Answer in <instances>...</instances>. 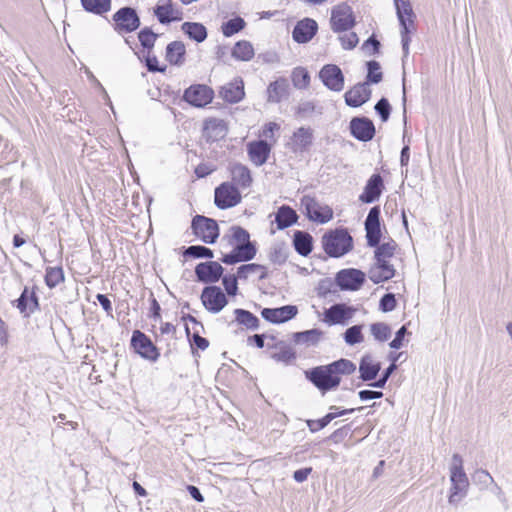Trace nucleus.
Listing matches in <instances>:
<instances>
[{"label":"nucleus","mask_w":512,"mask_h":512,"mask_svg":"<svg viewBox=\"0 0 512 512\" xmlns=\"http://www.w3.org/2000/svg\"><path fill=\"white\" fill-rule=\"evenodd\" d=\"M356 365L348 359H340L328 365H322L306 372L309 379L322 393L339 386L341 375H350Z\"/></svg>","instance_id":"1"},{"label":"nucleus","mask_w":512,"mask_h":512,"mask_svg":"<svg viewBox=\"0 0 512 512\" xmlns=\"http://www.w3.org/2000/svg\"><path fill=\"white\" fill-rule=\"evenodd\" d=\"M223 239H227L228 244L233 248L231 252L223 255L221 260L225 264L249 261L256 255V248L250 242L249 233L240 226L231 227L229 234Z\"/></svg>","instance_id":"2"},{"label":"nucleus","mask_w":512,"mask_h":512,"mask_svg":"<svg viewBox=\"0 0 512 512\" xmlns=\"http://www.w3.org/2000/svg\"><path fill=\"white\" fill-rule=\"evenodd\" d=\"M449 472L451 482L449 503L456 504L466 496L469 488V480L463 469L462 457L459 454L452 456Z\"/></svg>","instance_id":"3"},{"label":"nucleus","mask_w":512,"mask_h":512,"mask_svg":"<svg viewBox=\"0 0 512 512\" xmlns=\"http://www.w3.org/2000/svg\"><path fill=\"white\" fill-rule=\"evenodd\" d=\"M325 252L332 257H341L352 249V237L345 229H335L322 238Z\"/></svg>","instance_id":"4"},{"label":"nucleus","mask_w":512,"mask_h":512,"mask_svg":"<svg viewBox=\"0 0 512 512\" xmlns=\"http://www.w3.org/2000/svg\"><path fill=\"white\" fill-rule=\"evenodd\" d=\"M301 206L304 208L308 219L313 222L325 224L333 218L332 208L310 195L301 198Z\"/></svg>","instance_id":"5"},{"label":"nucleus","mask_w":512,"mask_h":512,"mask_svg":"<svg viewBox=\"0 0 512 512\" xmlns=\"http://www.w3.org/2000/svg\"><path fill=\"white\" fill-rule=\"evenodd\" d=\"M394 3L396 6V11H397V16H398L399 22L402 26V31H401L402 47H403L404 54L406 56L409 52V42H410L408 33L413 28L415 15L413 13V10H412L409 0H394Z\"/></svg>","instance_id":"6"},{"label":"nucleus","mask_w":512,"mask_h":512,"mask_svg":"<svg viewBox=\"0 0 512 512\" xmlns=\"http://www.w3.org/2000/svg\"><path fill=\"white\" fill-rule=\"evenodd\" d=\"M114 30L118 34H127L137 30L141 24L137 11L132 7H122L112 16Z\"/></svg>","instance_id":"7"},{"label":"nucleus","mask_w":512,"mask_h":512,"mask_svg":"<svg viewBox=\"0 0 512 512\" xmlns=\"http://www.w3.org/2000/svg\"><path fill=\"white\" fill-rule=\"evenodd\" d=\"M242 196L239 189L230 182L220 184L214 193V202L220 209H227L238 205Z\"/></svg>","instance_id":"8"},{"label":"nucleus","mask_w":512,"mask_h":512,"mask_svg":"<svg viewBox=\"0 0 512 512\" xmlns=\"http://www.w3.org/2000/svg\"><path fill=\"white\" fill-rule=\"evenodd\" d=\"M194 234L205 243H214L219 236L218 225L215 220L204 216H196L192 221Z\"/></svg>","instance_id":"9"},{"label":"nucleus","mask_w":512,"mask_h":512,"mask_svg":"<svg viewBox=\"0 0 512 512\" xmlns=\"http://www.w3.org/2000/svg\"><path fill=\"white\" fill-rule=\"evenodd\" d=\"M153 14L163 25L183 19L182 10L172 0H158L153 8Z\"/></svg>","instance_id":"10"},{"label":"nucleus","mask_w":512,"mask_h":512,"mask_svg":"<svg viewBox=\"0 0 512 512\" xmlns=\"http://www.w3.org/2000/svg\"><path fill=\"white\" fill-rule=\"evenodd\" d=\"M201 301L206 310L219 313L228 303L226 295L217 286L205 287L201 293Z\"/></svg>","instance_id":"11"},{"label":"nucleus","mask_w":512,"mask_h":512,"mask_svg":"<svg viewBox=\"0 0 512 512\" xmlns=\"http://www.w3.org/2000/svg\"><path fill=\"white\" fill-rule=\"evenodd\" d=\"M356 309L344 303L334 304L324 311L323 321L329 326L346 325L354 316Z\"/></svg>","instance_id":"12"},{"label":"nucleus","mask_w":512,"mask_h":512,"mask_svg":"<svg viewBox=\"0 0 512 512\" xmlns=\"http://www.w3.org/2000/svg\"><path fill=\"white\" fill-rule=\"evenodd\" d=\"M330 22L335 32L347 31L352 28L355 20L351 7L345 3L337 5L332 10Z\"/></svg>","instance_id":"13"},{"label":"nucleus","mask_w":512,"mask_h":512,"mask_svg":"<svg viewBox=\"0 0 512 512\" xmlns=\"http://www.w3.org/2000/svg\"><path fill=\"white\" fill-rule=\"evenodd\" d=\"M131 345L134 350L145 359L156 361L159 357L157 348L151 340L139 330L133 332Z\"/></svg>","instance_id":"14"},{"label":"nucleus","mask_w":512,"mask_h":512,"mask_svg":"<svg viewBox=\"0 0 512 512\" xmlns=\"http://www.w3.org/2000/svg\"><path fill=\"white\" fill-rule=\"evenodd\" d=\"M214 92L206 85H193L184 93V99L195 107H204L213 100Z\"/></svg>","instance_id":"15"},{"label":"nucleus","mask_w":512,"mask_h":512,"mask_svg":"<svg viewBox=\"0 0 512 512\" xmlns=\"http://www.w3.org/2000/svg\"><path fill=\"white\" fill-rule=\"evenodd\" d=\"M365 280V274L358 269H344L337 273L336 282L342 290H358Z\"/></svg>","instance_id":"16"},{"label":"nucleus","mask_w":512,"mask_h":512,"mask_svg":"<svg viewBox=\"0 0 512 512\" xmlns=\"http://www.w3.org/2000/svg\"><path fill=\"white\" fill-rule=\"evenodd\" d=\"M227 123L223 119L208 118L203 122V137L206 141L216 142L226 137Z\"/></svg>","instance_id":"17"},{"label":"nucleus","mask_w":512,"mask_h":512,"mask_svg":"<svg viewBox=\"0 0 512 512\" xmlns=\"http://www.w3.org/2000/svg\"><path fill=\"white\" fill-rule=\"evenodd\" d=\"M319 76L324 85L333 91H341L344 87V77L341 69L333 64L325 65Z\"/></svg>","instance_id":"18"},{"label":"nucleus","mask_w":512,"mask_h":512,"mask_svg":"<svg viewBox=\"0 0 512 512\" xmlns=\"http://www.w3.org/2000/svg\"><path fill=\"white\" fill-rule=\"evenodd\" d=\"M380 209L375 206L370 209L365 220L366 238L369 246H376L380 241Z\"/></svg>","instance_id":"19"},{"label":"nucleus","mask_w":512,"mask_h":512,"mask_svg":"<svg viewBox=\"0 0 512 512\" xmlns=\"http://www.w3.org/2000/svg\"><path fill=\"white\" fill-rule=\"evenodd\" d=\"M314 139L313 130L310 127H300L292 134L288 146L294 152L306 151Z\"/></svg>","instance_id":"20"},{"label":"nucleus","mask_w":512,"mask_h":512,"mask_svg":"<svg viewBox=\"0 0 512 512\" xmlns=\"http://www.w3.org/2000/svg\"><path fill=\"white\" fill-rule=\"evenodd\" d=\"M297 312L296 306L286 305L279 308H264L261 315L271 323H283L294 318Z\"/></svg>","instance_id":"21"},{"label":"nucleus","mask_w":512,"mask_h":512,"mask_svg":"<svg viewBox=\"0 0 512 512\" xmlns=\"http://www.w3.org/2000/svg\"><path fill=\"white\" fill-rule=\"evenodd\" d=\"M195 273L201 282L214 283L222 276L223 267L218 262H204L196 266Z\"/></svg>","instance_id":"22"},{"label":"nucleus","mask_w":512,"mask_h":512,"mask_svg":"<svg viewBox=\"0 0 512 512\" xmlns=\"http://www.w3.org/2000/svg\"><path fill=\"white\" fill-rule=\"evenodd\" d=\"M14 305L24 317H29L39 307L34 289L25 287L20 297L14 301Z\"/></svg>","instance_id":"23"},{"label":"nucleus","mask_w":512,"mask_h":512,"mask_svg":"<svg viewBox=\"0 0 512 512\" xmlns=\"http://www.w3.org/2000/svg\"><path fill=\"white\" fill-rule=\"evenodd\" d=\"M351 134L360 141H369L375 134V127L367 118H353L350 122Z\"/></svg>","instance_id":"24"},{"label":"nucleus","mask_w":512,"mask_h":512,"mask_svg":"<svg viewBox=\"0 0 512 512\" xmlns=\"http://www.w3.org/2000/svg\"><path fill=\"white\" fill-rule=\"evenodd\" d=\"M384 189L383 179L379 174H373L367 181L364 191L359 196V200L363 203H373L382 194Z\"/></svg>","instance_id":"25"},{"label":"nucleus","mask_w":512,"mask_h":512,"mask_svg":"<svg viewBox=\"0 0 512 512\" xmlns=\"http://www.w3.org/2000/svg\"><path fill=\"white\" fill-rule=\"evenodd\" d=\"M395 269L389 260L375 259V263L369 270V279L378 284L394 277Z\"/></svg>","instance_id":"26"},{"label":"nucleus","mask_w":512,"mask_h":512,"mask_svg":"<svg viewBox=\"0 0 512 512\" xmlns=\"http://www.w3.org/2000/svg\"><path fill=\"white\" fill-rule=\"evenodd\" d=\"M371 95L368 83H360L345 93V102L348 106L359 107L366 103Z\"/></svg>","instance_id":"27"},{"label":"nucleus","mask_w":512,"mask_h":512,"mask_svg":"<svg viewBox=\"0 0 512 512\" xmlns=\"http://www.w3.org/2000/svg\"><path fill=\"white\" fill-rule=\"evenodd\" d=\"M317 23L315 20L305 18L297 23L293 30V39L298 43L310 41L317 32Z\"/></svg>","instance_id":"28"},{"label":"nucleus","mask_w":512,"mask_h":512,"mask_svg":"<svg viewBox=\"0 0 512 512\" xmlns=\"http://www.w3.org/2000/svg\"><path fill=\"white\" fill-rule=\"evenodd\" d=\"M247 150L250 160L256 166H261L267 161L271 147L266 141L259 140L249 143Z\"/></svg>","instance_id":"29"},{"label":"nucleus","mask_w":512,"mask_h":512,"mask_svg":"<svg viewBox=\"0 0 512 512\" xmlns=\"http://www.w3.org/2000/svg\"><path fill=\"white\" fill-rule=\"evenodd\" d=\"M220 95L225 101L230 103H237L241 101L245 95L242 79L236 78L230 83L224 85L221 88Z\"/></svg>","instance_id":"30"},{"label":"nucleus","mask_w":512,"mask_h":512,"mask_svg":"<svg viewBox=\"0 0 512 512\" xmlns=\"http://www.w3.org/2000/svg\"><path fill=\"white\" fill-rule=\"evenodd\" d=\"M380 369V362L376 361L370 354H366L361 358L359 364V373L360 378L363 381L367 382L374 380L377 377Z\"/></svg>","instance_id":"31"},{"label":"nucleus","mask_w":512,"mask_h":512,"mask_svg":"<svg viewBox=\"0 0 512 512\" xmlns=\"http://www.w3.org/2000/svg\"><path fill=\"white\" fill-rule=\"evenodd\" d=\"M232 181L241 188H249L252 184V176L248 167L243 164H233L230 168Z\"/></svg>","instance_id":"32"},{"label":"nucleus","mask_w":512,"mask_h":512,"mask_svg":"<svg viewBox=\"0 0 512 512\" xmlns=\"http://www.w3.org/2000/svg\"><path fill=\"white\" fill-rule=\"evenodd\" d=\"M298 219L296 212L289 206H281L275 217L278 229H285L293 225Z\"/></svg>","instance_id":"33"},{"label":"nucleus","mask_w":512,"mask_h":512,"mask_svg":"<svg viewBox=\"0 0 512 512\" xmlns=\"http://www.w3.org/2000/svg\"><path fill=\"white\" fill-rule=\"evenodd\" d=\"M185 45L181 41H174L167 45L166 58L174 65H181L184 62Z\"/></svg>","instance_id":"34"},{"label":"nucleus","mask_w":512,"mask_h":512,"mask_svg":"<svg viewBox=\"0 0 512 512\" xmlns=\"http://www.w3.org/2000/svg\"><path fill=\"white\" fill-rule=\"evenodd\" d=\"M288 83L285 79H279L271 83L267 88L268 101L280 102L286 96Z\"/></svg>","instance_id":"35"},{"label":"nucleus","mask_w":512,"mask_h":512,"mask_svg":"<svg viewBox=\"0 0 512 512\" xmlns=\"http://www.w3.org/2000/svg\"><path fill=\"white\" fill-rule=\"evenodd\" d=\"M293 243L295 250L302 256H307L312 251V237L308 233L297 231Z\"/></svg>","instance_id":"36"},{"label":"nucleus","mask_w":512,"mask_h":512,"mask_svg":"<svg viewBox=\"0 0 512 512\" xmlns=\"http://www.w3.org/2000/svg\"><path fill=\"white\" fill-rule=\"evenodd\" d=\"M182 31L187 34L189 38L199 43L203 42L207 37L206 28L200 23L185 22L182 25Z\"/></svg>","instance_id":"37"},{"label":"nucleus","mask_w":512,"mask_h":512,"mask_svg":"<svg viewBox=\"0 0 512 512\" xmlns=\"http://www.w3.org/2000/svg\"><path fill=\"white\" fill-rule=\"evenodd\" d=\"M83 8L90 13L102 15L110 11L111 0H80Z\"/></svg>","instance_id":"38"},{"label":"nucleus","mask_w":512,"mask_h":512,"mask_svg":"<svg viewBox=\"0 0 512 512\" xmlns=\"http://www.w3.org/2000/svg\"><path fill=\"white\" fill-rule=\"evenodd\" d=\"M232 56L240 61H249L254 56V48L248 41H239L232 49Z\"/></svg>","instance_id":"39"},{"label":"nucleus","mask_w":512,"mask_h":512,"mask_svg":"<svg viewBox=\"0 0 512 512\" xmlns=\"http://www.w3.org/2000/svg\"><path fill=\"white\" fill-rule=\"evenodd\" d=\"M235 320L238 324L250 330H256L259 327V319L251 312L244 309H236L234 311Z\"/></svg>","instance_id":"40"},{"label":"nucleus","mask_w":512,"mask_h":512,"mask_svg":"<svg viewBox=\"0 0 512 512\" xmlns=\"http://www.w3.org/2000/svg\"><path fill=\"white\" fill-rule=\"evenodd\" d=\"M254 274L263 279L266 277V268L260 264L250 263L241 265L237 270V278L240 279H247Z\"/></svg>","instance_id":"41"},{"label":"nucleus","mask_w":512,"mask_h":512,"mask_svg":"<svg viewBox=\"0 0 512 512\" xmlns=\"http://www.w3.org/2000/svg\"><path fill=\"white\" fill-rule=\"evenodd\" d=\"M293 85L298 89H305L310 83V76L304 67H296L292 72Z\"/></svg>","instance_id":"42"},{"label":"nucleus","mask_w":512,"mask_h":512,"mask_svg":"<svg viewBox=\"0 0 512 512\" xmlns=\"http://www.w3.org/2000/svg\"><path fill=\"white\" fill-rule=\"evenodd\" d=\"M64 281V273L61 267H49L46 269L45 282L49 288H54Z\"/></svg>","instance_id":"43"},{"label":"nucleus","mask_w":512,"mask_h":512,"mask_svg":"<svg viewBox=\"0 0 512 512\" xmlns=\"http://www.w3.org/2000/svg\"><path fill=\"white\" fill-rule=\"evenodd\" d=\"M321 336V332L317 329L298 332L295 334V342L298 344H316Z\"/></svg>","instance_id":"44"},{"label":"nucleus","mask_w":512,"mask_h":512,"mask_svg":"<svg viewBox=\"0 0 512 512\" xmlns=\"http://www.w3.org/2000/svg\"><path fill=\"white\" fill-rule=\"evenodd\" d=\"M344 340L348 345H355L363 342L362 326L354 325L348 328L344 333Z\"/></svg>","instance_id":"45"},{"label":"nucleus","mask_w":512,"mask_h":512,"mask_svg":"<svg viewBox=\"0 0 512 512\" xmlns=\"http://www.w3.org/2000/svg\"><path fill=\"white\" fill-rule=\"evenodd\" d=\"M244 25V20L240 17H236L223 23L222 32L225 36L229 37L242 30L244 28Z\"/></svg>","instance_id":"46"},{"label":"nucleus","mask_w":512,"mask_h":512,"mask_svg":"<svg viewBox=\"0 0 512 512\" xmlns=\"http://www.w3.org/2000/svg\"><path fill=\"white\" fill-rule=\"evenodd\" d=\"M272 359H274L277 362H283L285 364H288L292 362L295 359V352L291 347L288 346H280L278 348V351L274 352L271 355Z\"/></svg>","instance_id":"47"},{"label":"nucleus","mask_w":512,"mask_h":512,"mask_svg":"<svg viewBox=\"0 0 512 512\" xmlns=\"http://www.w3.org/2000/svg\"><path fill=\"white\" fill-rule=\"evenodd\" d=\"M158 38V34L154 33L149 28H144L138 33V39L141 45L150 51Z\"/></svg>","instance_id":"48"},{"label":"nucleus","mask_w":512,"mask_h":512,"mask_svg":"<svg viewBox=\"0 0 512 512\" xmlns=\"http://www.w3.org/2000/svg\"><path fill=\"white\" fill-rule=\"evenodd\" d=\"M370 331L374 338L381 342L386 341L391 335V330L385 323L372 324L370 326Z\"/></svg>","instance_id":"49"},{"label":"nucleus","mask_w":512,"mask_h":512,"mask_svg":"<svg viewBox=\"0 0 512 512\" xmlns=\"http://www.w3.org/2000/svg\"><path fill=\"white\" fill-rule=\"evenodd\" d=\"M395 249L396 243L394 241L383 243L376 249L375 259L389 260L393 256Z\"/></svg>","instance_id":"50"},{"label":"nucleus","mask_w":512,"mask_h":512,"mask_svg":"<svg viewBox=\"0 0 512 512\" xmlns=\"http://www.w3.org/2000/svg\"><path fill=\"white\" fill-rule=\"evenodd\" d=\"M368 66V81L374 84L379 83L382 80V73L380 71V64L376 61H370Z\"/></svg>","instance_id":"51"},{"label":"nucleus","mask_w":512,"mask_h":512,"mask_svg":"<svg viewBox=\"0 0 512 512\" xmlns=\"http://www.w3.org/2000/svg\"><path fill=\"white\" fill-rule=\"evenodd\" d=\"M186 254L189 256H193L195 258H212L213 252L207 247L204 246H190L186 250Z\"/></svg>","instance_id":"52"},{"label":"nucleus","mask_w":512,"mask_h":512,"mask_svg":"<svg viewBox=\"0 0 512 512\" xmlns=\"http://www.w3.org/2000/svg\"><path fill=\"white\" fill-rule=\"evenodd\" d=\"M375 110L380 115L383 122L389 119L391 106L387 99H380L375 105Z\"/></svg>","instance_id":"53"},{"label":"nucleus","mask_w":512,"mask_h":512,"mask_svg":"<svg viewBox=\"0 0 512 512\" xmlns=\"http://www.w3.org/2000/svg\"><path fill=\"white\" fill-rule=\"evenodd\" d=\"M339 40L344 49H352L358 43V37H357L356 33H354V32H349V33H345V34L341 35L339 37Z\"/></svg>","instance_id":"54"},{"label":"nucleus","mask_w":512,"mask_h":512,"mask_svg":"<svg viewBox=\"0 0 512 512\" xmlns=\"http://www.w3.org/2000/svg\"><path fill=\"white\" fill-rule=\"evenodd\" d=\"M396 307L395 296L391 293L385 294L380 300V309L383 312H389L394 310Z\"/></svg>","instance_id":"55"},{"label":"nucleus","mask_w":512,"mask_h":512,"mask_svg":"<svg viewBox=\"0 0 512 512\" xmlns=\"http://www.w3.org/2000/svg\"><path fill=\"white\" fill-rule=\"evenodd\" d=\"M397 368L396 364L395 363H392L383 373L382 377L380 379H378L377 381L369 384L371 387H374V388H383L389 377L391 376V374L395 371V369Z\"/></svg>","instance_id":"56"},{"label":"nucleus","mask_w":512,"mask_h":512,"mask_svg":"<svg viewBox=\"0 0 512 512\" xmlns=\"http://www.w3.org/2000/svg\"><path fill=\"white\" fill-rule=\"evenodd\" d=\"M334 419V415H325L322 419L318 421H312L309 420L307 422L309 429L312 432H315L317 430L323 429L325 426H327L332 420Z\"/></svg>","instance_id":"57"},{"label":"nucleus","mask_w":512,"mask_h":512,"mask_svg":"<svg viewBox=\"0 0 512 512\" xmlns=\"http://www.w3.org/2000/svg\"><path fill=\"white\" fill-rule=\"evenodd\" d=\"M223 285L228 295L234 296L237 293V278L235 276H225L223 278Z\"/></svg>","instance_id":"58"},{"label":"nucleus","mask_w":512,"mask_h":512,"mask_svg":"<svg viewBox=\"0 0 512 512\" xmlns=\"http://www.w3.org/2000/svg\"><path fill=\"white\" fill-rule=\"evenodd\" d=\"M406 333H407L406 326H402L397 331L395 338L390 342V344H389L390 347L393 349H400L401 347H403V345H404L403 340H404Z\"/></svg>","instance_id":"59"},{"label":"nucleus","mask_w":512,"mask_h":512,"mask_svg":"<svg viewBox=\"0 0 512 512\" xmlns=\"http://www.w3.org/2000/svg\"><path fill=\"white\" fill-rule=\"evenodd\" d=\"M146 66L150 72H160L164 70L163 68L159 67L156 56L151 55L150 51L147 53Z\"/></svg>","instance_id":"60"},{"label":"nucleus","mask_w":512,"mask_h":512,"mask_svg":"<svg viewBox=\"0 0 512 512\" xmlns=\"http://www.w3.org/2000/svg\"><path fill=\"white\" fill-rule=\"evenodd\" d=\"M359 398L362 401H366L369 399H378L383 396V393L381 391H372V390H361L359 393Z\"/></svg>","instance_id":"61"},{"label":"nucleus","mask_w":512,"mask_h":512,"mask_svg":"<svg viewBox=\"0 0 512 512\" xmlns=\"http://www.w3.org/2000/svg\"><path fill=\"white\" fill-rule=\"evenodd\" d=\"M275 130H279V125L274 122H270L263 127L260 136L272 138Z\"/></svg>","instance_id":"62"},{"label":"nucleus","mask_w":512,"mask_h":512,"mask_svg":"<svg viewBox=\"0 0 512 512\" xmlns=\"http://www.w3.org/2000/svg\"><path fill=\"white\" fill-rule=\"evenodd\" d=\"M311 471H312V468H303V469L296 470L293 474V478L295 479V481H297L299 483L304 482L308 478Z\"/></svg>","instance_id":"63"},{"label":"nucleus","mask_w":512,"mask_h":512,"mask_svg":"<svg viewBox=\"0 0 512 512\" xmlns=\"http://www.w3.org/2000/svg\"><path fill=\"white\" fill-rule=\"evenodd\" d=\"M96 298H97L98 302L100 303V305L102 306V308L107 313H111L112 304H111V301L108 299V297L104 294H98Z\"/></svg>","instance_id":"64"}]
</instances>
